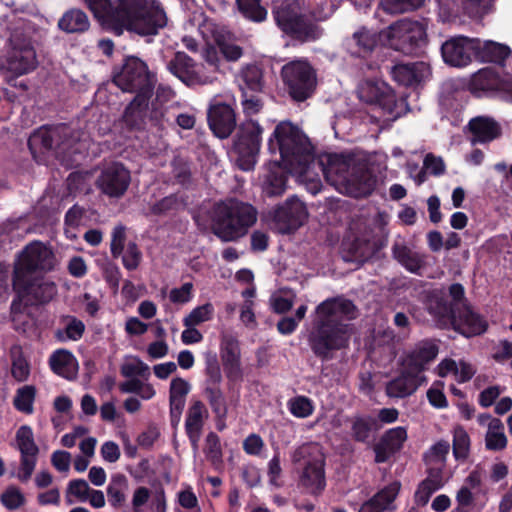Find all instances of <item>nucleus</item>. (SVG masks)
<instances>
[{
  "label": "nucleus",
  "mask_w": 512,
  "mask_h": 512,
  "mask_svg": "<svg viewBox=\"0 0 512 512\" xmlns=\"http://www.w3.org/2000/svg\"><path fill=\"white\" fill-rule=\"evenodd\" d=\"M80 2L91 11L96 19L101 20L116 32L118 22L114 17L118 10V3L114 6L111 0H80Z\"/></svg>",
  "instance_id": "nucleus-39"
},
{
  "label": "nucleus",
  "mask_w": 512,
  "mask_h": 512,
  "mask_svg": "<svg viewBox=\"0 0 512 512\" xmlns=\"http://www.w3.org/2000/svg\"><path fill=\"white\" fill-rule=\"evenodd\" d=\"M11 375L17 382H24L29 378L30 365L22 354L12 360Z\"/></svg>",
  "instance_id": "nucleus-60"
},
{
  "label": "nucleus",
  "mask_w": 512,
  "mask_h": 512,
  "mask_svg": "<svg viewBox=\"0 0 512 512\" xmlns=\"http://www.w3.org/2000/svg\"><path fill=\"white\" fill-rule=\"evenodd\" d=\"M113 83L123 92L153 94L155 79L147 64L136 56H128L119 71L113 73Z\"/></svg>",
  "instance_id": "nucleus-11"
},
{
  "label": "nucleus",
  "mask_w": 512,
  "mask_h": 512,
  "mask_svg": "<svg viewBox=\"0 0 512 512\" xmlns=\"http://www.w3.org/2000/svg\"><path fill=\"white\" fill-rule=\"evenodd\" d=\"M181 203L177 194H170L155 202L150 207L151 214L155 216H166L170 213L176 212Z\"/></svg>",
  "instance_id": "nucleus-53"
},
{
  "label": "nucleus",
  "mask_w": 512,
  "mask_h": 512,
  "mask_svg": "<svg viewBox=\"0 0 512 512\" xmlns=\"http://www.w3.org/2000/svg\"><path fill=\"white\" fill-rule=\"evenodd\" d=\"M207 121L210 130L220 139L228 138L238 127L234 108L223 102L210 105Z\"/></svg>",
  "instance_id": "nucleus-24"
},
{
  "label": "nucleus",
  "mask_w": 512,
  "mask_h": 512,
  "mask_svg": "<svg viewBox=\"0 0 512 512\" xmlns=\"http://www.w3.org/2000/svg\"><path fill=\"white\" fill-rule=\"evenodd\" d=\"M407 430L405 427L398 426L387 430L380 440L388 446L392 452H399L404 442L407 440Z\"/></svg>",
  "instance_id": "nucleus-52"
},
{
  "label": "nucleus",
  "mask_w": 512,
  "mask_h": 512,
  "mask_svg": "<svg viewBox=\"0 0 512 512\" xmlns=\"http://www.w3.org/2000/svg\"><path fill=\"white\" fill-rule=\"evenodd\" d=\"M377 183L376 176L373 174L367 163L358 161L349 176L346 183L348 187L353 189L354 197H367L372 194Z\"/></svg>",
  "instance_id": "nucleus-27"
},
{
  "label": "nucleus",
  "mask_w": 512,
  "mask_h": 512,
  "mask_svg": "<svg viewBox=\"0 0 512 512\" xmlns=\"http://www.w3.org/2000/svg\"><path fill=\"white\" fill-rule=\"evenodd\" d=\"M204 453L212 466L217 468L223 464V453L220 438L215 432H209L207 434Z\"/></svg>",
  "instance_id": "nucleus-48"
},
{
  "label": "nucleus",
  "mask_w": 512,
  "mask_h": 512,
  "mask_svg": "<svg viewBox=\"0 0 512 512\" xmlns=\"http://www.w3.org/2000/svg\"><path fill=\"white\" fill-rule=\"evenodd\" d=\"M356 312L353 301L343 296L327 298L316 306L307 335L316 358L328 362L337 351L349 346L351 333L347 321L356 318Z\"/></svg>",
  "instance_id": "nucleus-3"
},
{
  "label": "nucleus",
  "mask_w": 512,
  "mask_h": 512,
  "mask_svg": "<svg viewBox=\"0 0 512 512\" xmlns=\"http://www.w3.org/2000/svg\"><path fill=\"white\" fill-rule=\"evenodd\" d=\"M16 442L21 454L18 478L21 482H27L33 474L39 453L32 428L28 425L20 426L16 432Z\"/></svg>",
  "instance_id": "nucleus-21"
},
{
  "label": "nucleus",
  "mask_w": 512,
  "mask_h": 512,
  "mask_svg": "<svg viewBox=\"0 0 512 512\" xmlns=\"http://www.w3.org/2000/svg\"><path fill=\"white\" fill-rule=\"evenodd\" d=\"M149 370V366L139 358L135 359V363H124L120 367L121 375L126 378L146 377L150 374Z\"/></svg>",
  "instance_id": "nucleus-57"
},
{
  "label": "nucleus",
  "mask_w": 512,
  "mask_h": 512,
  "mask_svg": "<svg viewBox=\"0 0 512 512\" xmlns=\"http://www.w3.org/2000/svg\"><path fill=\"white\" fill-rule=\"evenodd\" d=\"M346 261L364 263L375 254L374 243L368 239L356 237L347 248Z\"/></svg>",
  "instance_id": "nucleus-40"
},
{
  "label": "nucleus",
  "mask_w": 512,
  "mask_h": 512,
  "mask_svg": "<svg viewBox=\"0 0 512 512\" xmlns=\"http://www.w3.org/2000/svg\"><path fill=\"white\" fill-rule=\"evenodd\" d=\"M56 258L51 249L35 241L27 245L15 262L12 272L14 298L10 305L12 322L17 326L27 308L45 305L57 294L56 284L41 273L55 268Z\"/></svg>",
  "instance_id": "nucleus-2"
},
{
  "label": "nucleus",
  "mask_w": 512,
  "mask_h": 512,
  "mask_svg": "<svg viewBox=\"0 0 512 512\" xmlns=\"http://www.w3.org/2000/svg\"><path fill=\"white\" fill-rule=\"evenodd\" d=\"M268 477L271 485L279 488L282 486V482L280 481V476L282 474L281 461H280V453L277 452L274 454L272 459L268 462Z\"/></svg>",
  "instance_id": "nucleus-63"
},
{
  "label": "nucleus",
  "mask_w": 512,
  "mask_h": 512,
  "mask_svg": "<svg viewBox=\"0 0 512 512\" xmlns=\"http://www.w3.org/2000/svg\"><path fill=\"white\" fill-rule=\"evenodd\" d=\"M142 259V253L135 242H129L124 255L122 256L123 266L133 271L138 268Z\"/></svg>",
  "instance_id": "nucleus-58"
},
{
  "label": "nucleus",
  "mask_w": 512,
  "mask_h": 512,
  "mask_svg": "<svg viewBox=\"0 0 512 512\" xmlns=\"http://www.w3.org/2000/svg\"><path fill=\"white\" fill-rule=\"evenodd\" d=\"M193 284L190 282L184 283L180 288H173L170 291V301L173 303L184 304L192 298Z\"/></svg>",
  "instance_id": "nucleus-64"
},
{
  "label": "nucleus",
  "mask_w": 512,
  "mask_h": 512,
  "mask_svg": "<svg viewBox=\"0 0 512 512\" xmlns=\"http://www.w3.org/2000/svg\"><path fill=\"white\" fill-rule=\"evenodd\" d=\"M2 504L9 510H16L25 503V497L18 487L10 486L1 494Z\"/></svg>",
  "instance_id": "nucleus-56"
},
{
  "label": "nucleus",
  "mask_w": 512,
  "mask_h": 512,
  "mask_svg": "<svg viewBox=\"0 0 512 512\" xmlns=\"http://www.w3.org/2000/svg\"><path fill=\"white\" fill-rule=\"evenodd\" d=\"M436 385L443 386L442 382H435L432 387H430L427 391V399L429 403L437 408L443 409L448 407V401L445 394L442 391V388L436 387Z\"/></svg>",
  "instance_id": "nucleus-61"
},
{
  "label": "nucleus",
  "mask_w": 512,
  "mask_h": 512,
  "mask_svg": "<svg viewBox=\"0 0 512 512\" xmlns=\"http://www.w3.org/2000/svg\"><path fill=\"white\" fill-rule=\"evenodd\" d=\"M153 94H136L126 106L122 121L129 130H142L146 124L149 102Z\"/></svg>",
  "instance_id": "nucleus-28"
},
{
  "label": "nucleus",
  "mask_w": 512,
  "mask_h": 512,
  "mask_svg": "<svg viewBox=\"0 0 512 512\" xmlns=\"http://www.w3.org/2000/svg\"><path fill=\"white\" fill-rule=\"evenodd\" d=\"M401 488V483L399 481H394L381 490H379L372 497L378 502L380 506L384 507V511L388 509L389 505L393 503L399 494Z\"/></svg>",
  "instance_id": "nucleus-54"
},
{
  "label": "nucleus",
  "mask_w": 512,
  "mask_h": 512,
  "mask_svg": "<svg viewBox=\"0 0 512 512\" xmlns=\"http://www.w3.org/2000/svg\"><path fill=\"white\" fill-rule=\"evenodd\" d=\"M221 382L222 374L217 359H208L205 367V388H220Z\"/></svg>",
  "instance_id": "nucleus-55"
},
{
  "label": "nucleus",
  "mask_w": 512,
  "mask_h": 512,
  "mask_svg": "<svg viewBox=\"0 0 512 512\" xmlns=\"http://www.w3.org/2000/svg\"><path fill=\"white\" fill-rule=\"evenodd\" d=\"M377 44L378 37L376 33L362 27L345 40L344 46L351 57L366 59L372 54Z\"/></svg>",
  "instance_id": "nucleus-29"
},
{
  "label": "nucleus",
  "mask_w": 512,
  "mask_h": 512,
  "mask_svg": "<svg viewBox=\"0 0 512 512\" xmlns=\"http://www.w3.org/2000/svg\"><path fill=\"white\" fill-rule=\"evenodd\" d=\"M291 461L298 474L297 486L301 492L321 496L327 486L326 457L322 447L315 442L303 443L293 451Z\"/></svg>",
  "instance_id": "nucleus-6"
},
{
  "label": "nucleus",
  "mask_w": 512,
  "mask_h": 512,
  "mask_svg": "<svg viewBox=\"0 0 512 512\" xmlns=\"http://www.w3.org/2000/svg\"><path fill=\"white\" fill-rule=\"evenodd\" d=\"M207 418L208 410L202 401L196 400L188 408L185 419V432L194 449L198 448L204 422Z\"/></svg>",
  "instance_id": "nucleus-30"
},
{
  "label": "nucleus",
  "mask_w": 512,
  "mask_h": 512,
  "mask_svg": "<svg viewBox=\"0 0 512 512\" xmlns=\"http://www.w3.org/2000/svg\"><path fill=\"white\" fill-rule=\"evenodd\" d=\"M239 12L248 20L262 22L267 17V10L261 0H236Z\"/></svg>",
  "instance_id": "nucleus-45"
},
{
  "label": "nucleus",
  "mask_w": 512,
  "mask_h": 512,
  "mask_svg": "<svg viewBox=\"0 0 512 512\" xmlns=\"http://www.w3.org/2000/svg\"><path fill=\"white\" fill-rule=\"evenodd\" d=\"M271 154L279 153L285 167L299 176H306L318 166L326 178L335 175L347 183L352 168L359 160L353 154L328 153L316 159L314 147L308 137L290 121L276 125L268 139Z\"/></svg>",
  "instance_id": "nucleus-1"
},
{
  "label": "nucleus",
  "mask_w": 512,
  "mask_h": 512,
  "mask_svg": "<svg viewBox=\"0 0 512 512\" xmlns=\"http://www.w3.org/2000/svg\"><path fill=\"white\" fill-rule=\"evenodd\" d=\"M167 69L188 87L211 84L213 78L202 74L195 60L183 51H177L167 63Z\"/></svg>",
  "instance_id": "nucleus-20"
},
{
  "label": "nucleus",
  "mask_w": 512,
  "mask_h": 512,
  "mask_svg": "<svg viewBox=\"0 0 512 512\" xmlns=\"http://www.w3.org/2000/svg\"><path fill=\"white\" fill-rule=\"evenodd\" d=\"M116 32L123 29L140 36H156L167 26L168 16L158 0H118Z\"/></svg>",
  "instance_id": "nucleus-4"
},
{
  "label": "nucleus",
  "mask_w": 512,
  "mask_h": 512,
  "mask_svg": "<svg viewBox=\"0 0 512 512\" xmlns=\"http://www.w3.org/2000/svg\"><path fill=\"white\" fill-rule=\"evenodd\" d=\"M393 258L407 271L420 275L424 267V257L412 251L404 242H394L391 248Z\"/></svg>",
  "instance_id": "nucleus-37"
},
{
  "label": "nucleus",
  "mask_w": 512,
  "mask_h": 512,
  "mask_svg": "<svg viewBox=\"0 0 512 512\" xmlns=\"http://www.w3.org/2000/svg\"><path fill=\"white\" fill-rule=\"evenodd\" d=\"M272 14L278 28L292 39L309 42L322 35V29L316 21L299 13L297 7L289 1L275 5Z\"/></svg>",
  "instance_id": "nucleus-7"
},
{
  "label": "nucleus",
  "mask_w": 512,
  "mask_h": 512,
  "mask_svg": "<svg viewBox=\"0 0 512 512\" xmlns=\"http://www.w3.org/2000/svg\"><path fill=\"white\" fill-rule=\"evenodd\" d=\"M472 143H488L501 136L499 123L488 116H477L468 123Z\"/></svg>",
  "instance_id": "nucleus-33"
},
{
  "label": "nucleus",
  "mask_w": 512,
  "mask_h": 512,
  "mask_svg": "<svg viewBox=\"0 0 512 512\" xmlns=\"http://www.w3.org/2000/svg\"><path fill=\"white\" fill-rule=\"evenodd\" d=\"M128 488V480L124 474L117 473L111 477L107 486V497L110 505L114 508H120L125 500V490Z\"/></svg>",
  "instance_id": "nucleus-41"
},
{
  "label": "nucleus",
  "mask_w": 512,
  "mask_h": 512,
  "mask_svg": "<svg viewBox=\"0 0 512 512\" xmlns=\"http://www.w3.org/2000/svg\"><path fill=\"white\" fill-rule=\"evenodd\" d=\"M388 9L393 13H404L419 8L424 0H386Z\"/></svg>",
  "instance_id": "nucleus-62"
},
{
  "label": "nucleus",
  "mask_w": 512,
  "mask_h": 512,
  "mask_svg": "<svg viewBox=\"0 0 512 512\" xmlns=\"http://www.w3.org/2000/svg\"><path fill=\"white\" fill-rule=\"evenodd\" d=\"M351 424L350 435L357 443L370 444L381 428L378 420L371 415H354L348 419Z\"/></svg>",
  "instance_id": "nucleus-34"
},
{
  "label": "nucleus",
  "mask_w": 512,
  "mask_h": 512,
  "mask_svg": "<svg viewBox=\"0 0 512 512\" xmlns=\"http://www.w3.org/2000/svg\"><path fill=\"white\" fill-rule=\"evenodd\" d=\"M84 332V323L76 317H70V321L66 327L64 329H58L55 332V338L60 342L67 340L77 341L83 337Z\"/></svg>",
  "instance_id": "nucleus-50"
},
{
  "label": "nucleus",
  "mask_w": 512,
  "mask_h": 512,
  "mask_svg": "<svg viewBox=\"0 0 512 512\" xmlns=\"http://www.w3.org/2000/svg\"><path fill=\"white\" fill-rule=\"evenodd\" d=\"M288 176L276 169L270 170L264 182L263 191L268 197L281 196L287 188Z\"/></svg>",
  "instance_id": "nucleus-43"
},
{
  "label": "nucleus",
  "mask_w": 512,
  "mask_h": 512,
  "mask_svg": "<svg viewBox=\"0 0 512 512\" xmlns=\"http://www.w3.org/2000/svg\"><path fill=\"white\" fill-rule=\"evenodd\" d=\"M214 314V307L212 303L207 302L201 306L195 307L184 319L183 324L185 327H195L203 322L212 319Z\"/></svg>",
  "instance_id": "nucleus-51"
},
{
  "label": "nucleus",
  "mask_w": 512,
  "mask_h": 512,
  "mask_svg": "<svg viewBox=\"0 0 512 512\" xmlns=\"http://www.w3.org/2000/svg\"><path fill=\"white\" fill-rule=\"evenodd\" d=\"M360 98L366 103L381 108L391 119L401 117L408 110L406 98L398 99L386 83H367L360 91Z\"/></svg>",
  "instance_id": "nucleus-16"
},
{
  "label": "nucleus",
  "mask_w": 512,
  "mask_h": 512,
  "mask_svg": "<svg viewBox=\"0 0 512 512\" xmlns=\"http://www.w3.org/2000/svg\"><path fill=\"white\" fill-rule=\"evenodd\" d=\"M125 230L123 225H118L112 231L110 251L113 258H119L123 254L126 240Z\"/></svg>",
  "instance_id": "nucleus-59"
},
{
  "label": "nucleus",
  "mask_w": 512,
  "mask_h": 512,
  "mask_svg": "<svg viewBox=\"0 0 512 512\" xmlns=\"http://www.w3.org/2000/svg\"><path fill=\"white\" fill-rule=\"evenodd\" d=\"M272 14L278 28L292 39L309 42L322 35V29L316 21L299 13L297 7L289 1L275 5Z\"/></svg>",
  "instance_id": "nucleus-8"
},
{
  "label": "nucleus",
  "mask_w": 512,
  "mask_h": 512,
  "mask_svg": "<svg viewBox=\"0 0 512 512\" xmlns=\"http://www.w3.org/2000/svg\"><path fill=\"white\" fill-rule=\"evenodd\" d=\"M478 48L475 54V60L483 63L503 64L509 57L511 49L501 43L494 41H481L476 38Z\"/></svg>",
  "instance_id": "nucleus-36"
},
{
  "label": "nucleus",
  "mask_w": 512,
  "mask_h": 512,
  "mask_svg": "<svg viewBox=\"0 0 512 512\" xmlns=\"http://www.w3.org/2000/svg\"><path fill=\"white\" fill-rule=\"evenodd\" d=\"M450 327L466 338H472L484 334L489 327L486 318L474 311L472 306L463 302L460 308H457Z\"/></svg>",
  "instance_id": "nucleus-22"
},
{
  "label": "nucleus",
  "mask_w": 512,
  "mask_h": 512,
  "mask_svg": "<svg viewBox=\"0 0 512 512\" xmlns=\"http://www.w3.org/2000/svg\"><path fill=\"white\" fill-rule=\"evenodd\" d=\"M424 305L438 327H450L456 308L453 303L448 301L446 294L442 290L428 292L424 299Z\"/></svg>",
  "instance_id": "nucleus-25"
},
{
  "label": "nucleus",
  "mask_w": 512,
  "mask_h": 512,
  "mask_svg": "<svg viewBox=\"0 0 512 512\" xmlns=\"http://www.w3.org/2000/svg\"><path fill=\"white\" fill-rule=\"evenodd\" d=\"M439 353V347L432 341H422L405 358L403 365L418 375L427 369Z\"/></svg>",
  "instance_id": "nucleus-31"
},
{
  "label": "nucleus",
  "mask_w": 512,
  "mask_h": 512,
  "mask_svg": "<svg viewBox=\"0 0 512 512\" xmlns=\"http://www.w3.org/2000/svg\"><path fill=\"white\" fill-rule=\"evenodd\" d=\"M287 408L294 417L300 419L311 416L315 409L313 401L304 395H298L289 399Z\"/></svg>",
  "instance_id": "nucleus-47"
},
{
  "label": "nucleus",
  "mask_w": 512,
  "mask_h": 512,
  "mask_svg": "<svg viewBox=\"0 0 512 512\" xmlns=\"http://www.w3.org/2000/svg\"><path fill=\"white\" fill-rule=\"evenodd\" d=\"M91 22L87 13L80 8H69L58 19L57 28L66 34H84Z\"/></svg>",
  "instance_id": "nucleus-35"
},
{
  "label": "nucleus",
  "mask_w": 512,
  "mask_h": 512,
  "mask_svg": "<svg viewBox=\"0 0 512 512\" xmlns=\"http://www.w3.org/2000/svg\"><path fill=\"white\" fill-rule=\"evenodd\" d=\"M49 366L58 376L71 380L75 377L77 360L69 350L57 349L49 357Z\"/></svg>",
  "instance_id": "nucleus-38"
},
{
  "label": "nucleus",
  "mask_w": 512,
  "mask_h": 512,
  "mask_svg": "<svg viewBox=\"0 0 512 512\" xmlns=\"http://www.w3.org/2000/svg\"><path fill=\"white\" fill-rule=\"evenodd\" d=\"M257 209L235 198L214 204L211 214V232L222 242H235L244 237L256 223Z\"/></svg>",
  "instance_id": "nucleus-5"
},
{
  "label": "nucleus",
  "mask_w": 512,
  "mask_h": 512,
  "mask_svg": "<svg viewBox=\"0 0 512 512\" xmlns=\"http://www.w3.org/2000/svg\"><path fill=\"white\" fill-rule=\"evenodd\" d=\"M470 451V438L463 427L458 426L453 433V455L456 460L464 461Z\"/></svg>",
  "instance_id": "nucleus-49"
},
{
  "label": "nucleus",
  "mask_w": 512,
  "mask_h": 512,
  "mask_svg": "<svg viewBox=\"0 0 512 512\" xmlns=\"http://www.w3.org/2000/svg\"><path fill=\"white\" fill-rule=\"evenodd\" d=\"M280 76L289 97L304 102L315 93L317 74L307 60H293L282 66Z\"/></svg>",
  "instance_id": "nucleus-9"
},
{
  "label": "nucleus",
  "mask_w": 512,
  "mask_h": 512,
  "mask_svg": "<svg viewBox=\"0 0 512 512\" xmlns=\"http://www.w3.org/2000/svg\"><path fill=\"white\" fill-rule=\"evenodd\" d=\"M468 90L476 97L500 95L505 100L512 101V76L485 67L472 74Z\"/></svg>",
  "instance_id": "nucleus-14"
},
{
  "label": "nucleus",
  "mask_w": 512,
  "mask_h": 512,
  "mask_svg": "<svg viewBox=\"0 0 512 512\" xmlns=\"http://www.w3.org/2000/svg\"><path fill=\"white\" fill-rule=\"evenodd\" d=\"M388 42L391 48L405 55L418 56L427 44L425 26L419 21L401 19L388 28Z\"/></svg>",
  "instance_id": "nucleus-12"
},
{
  "label": "nucleus",
  "mask_w": 512,
  "mask_h": 512,
  "mask_svg": "<svg viewBox=\"0 0 512 512\" xmlns=\"http://www.w3.org/2000/svg\"><path fill=\"white\" fill-rule=\"evenodd\" d=\"M9 43L10 48L0 66L15 76L33 71L38 62L31 37L21 29H14L10 34Z\"/></svg>",
  "instance_id": "nucleus-13"
},
{
  "label": "nucleus",
  "mask_w": 512,
  "mask_h": 512,
  "mask_svg": "<svg viewBox=\"0 0 512 512\" xmlns=\"http://www.w3.org/2000/svg\"><path fill=\"white\" fill-rule=\"evenodd\" d=\"M477 45L476 38L463 35L450 37L440 49L444 63L456 68L468 66L475 60Z\"/></svg>",
  "instance_id": "nucleus-18"
},
{
  "label": "nucleus",
  "mask_w": 512,
  "mask_h": 512,
  "mask_svg": "<svg viewBox=\"0 0 512 512\" xmlns=\"http://www.w3.org/2000/svg\"><path fill=\"white\" fill-rule=\"evenodd\" d=\"M426 378L404 366L401 373L386 385V394L390 398H406L416 392Z\"/></svg>",
  "instance_id": "nucleus-26"
},
{
  "label": "nucleus",
  "mask_w": 512,
  "mask_h": 512,
  "mask_svg": "<svg viewBox=\"0 0 512 512\" xmlns=\"http://www.w3.org/2000/svg\"><path fill=\"white\" fill-rule=\"evenodd\" d=\"M130 182V171L120 162H112L105 166L97 179L98 188L110 198L122 197Z\"/></svg>",
  "instance_id": "nucleus-19"
},
{
  "label": "nucleus",
  "mask_w": 512,
  "mask_h": 512,
  "mask_svg": "<svg viewBox=\"0 0 512 512\" xmlns=\"http://www.w3.org/2000/svg\"><path fill=\"white\" fill-rule=\"evenodd\" d=\"M428 69L424 62L397 63L391 68L390 74L399 85L413 87L423 81Z\"/></svg>",
  "instance_id": "nucleus-32"
},
{
  "label": "nucleus",
  "mask_w": 512,
  "mask_h": 512,
  "mask_svg": "<svg viewBox=\"0 0 512 512\" xmlns=\"http://www.w3.org/2000/svg\"><path fill=\"white\" fill-rule=\"evenodd\" d=\"M239 78L244 86L253 92H261L265 86L263 69L258 64H248L243 67Z\"/></svg>",
  "instance_id": "nucleus-42"
},
{
  "label": "nucleus",
  "mask_w": 512,
  "mask_h": 512,
  "mask_svg": "<svg viewBox=\"0 0 512 512\" xmlns=\"http://www.w3.org/2000/svg\"><path fill=\"white\" fill-rule=\"evenodd\" d=\"M72 143V131L66 124L42 126L28 139V147L33 155L37 152H64L71 147Z\"/></svg>",
  "instance_id": "nucleus-15"
},
{
  "label": "nucleus",
  "mask_w": 512,
  "mask_h": 512,
  "mask_svg": "<svg viewBox=\"0 0 512 512\" xmlns=\"http://www.w3.org/2000/svg\"><path fill=\"white\" fill-rule=\"evenodd\" d=\"M220 358L226 378L231 383L243 380V369L241 365V349L238 338L225 333L220 341Z\"/></svg>",
  "instance_id": "nucleus-23"
},
{
  "label": "nucleus",
  "mask_w": 512,
  "mask_h": 512,
  "mask_svg": "<svg viewBox=\"0 0 512 512\" xmlns=\"http://www.w3.org/2000/svg\"><path fill=\"white\" fill-rule=\"evenodd\" d=\"M263 127L255 120L248 119L236 128L232 141V151L236 163L242 171L253 170L262 145Z\"/></svg>",
  "instance_id": "nucleus-10"
},
{
  "label": "nucleus",
  "mask_w": 512,
  "mask_h": 512,
  "mask_svg": "<svg viewBox=\"0 0 512 512\" xmlns=\"http://www.w3.org/2000/svg\"><path fill=\"white\" fill-rule=\"evenodd\" d=\"M36 392V388L33 385H25L18 388L13 399L15 409L25 414H31L33 412Z\"/></svg>",
  "instance_id": "nucleus-44"
},
{
  "label": "nucleus",
  "mask_w": 512,
  "mask_h": 512,
  "mask_svg": "<svg viewBox=\"0 0 512 512\" xmlns=\"http://www.w3.org/2000/svg\"><path fill=\"white\" fill-rule=\"evenodd\" d=\"M208 403L218 419H225L228 413L226 398L221 388H204Z\"/></svg>",
  "instance_id": "nucleus-46"
},
{
  "label": "nucleus",
  "mask_w": 512,
  "mask_h": 512,
  "mask_svg": "<svg viewBox=\"0 0 512 512\" xmlns=\"http://www.w3.org/2000/svg\"><path fill=\"white\" fill-rule=\"evenodd\" d=\"M277 231L291 234L297 231L306 221L308 211L306 205L297 197L292 196L269 213Z\"/></svg>",
  "instance_id": "nucleus-17"
}]
</instances>
